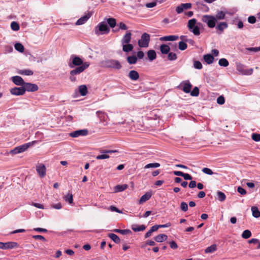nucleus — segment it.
I'll list each match as a JSON object with an SVG mask.
<instances>
[{
  "label": "nucleus",
  "instance_id": "a878e982",
  "mask_svg": "<svg viewBox=\"0 0 260 260\" xmlns=\"http://www.w3.org/2000/svg\"><path fill=\"white\" fill-rule=\"evenodd\" d=\"M168 238V236L166 234H159L154 238V240L157 242H162L166 241Z\"/></svg>",
  "mask_w": 260,
  "mask_h": 260
},
{
  "label": "nucleus",
  "instance_id": "4468645a",
  "mask_svg": "<svg viewBox=\"0 0 260 260\" xmlns=\"http://www.w3.org/2000/svg\"><path fill=\"white\" fill-rule=\"evenodd\" d=\"M17 246V243L16 242H7L3 243L0 242V248L2 249H7L13 248Z\"/></svg>",
  "mask_w": 260,
  "mask_h": 260
},
{
  "label": "nucleus",
  "instance_id": "a211bd4d",
  "mask_svg": "<svg viewBox=\"0 0 260 260\" xmlns=\"http://www.w3.org/2000/svg\"><path fill=\"white\" fill-rule=\"evenodd\" d=\"M183 86L182 90L185 93H189L192 87V85L188 80L185 81L182 83Z\"/></svg>",
  "mask_w": 260,
  "mask_h": 260
},
{
  "label": "nucleus",
  "instance_id": "052dcab7",
  "mask_svg": "<svg viewBox=\"0 0 260 260\" xmlns=\"http://www.w3.org/2000/svg\"><path fill=\"white\" fill-rule=\"evenodd\" d=\"M117 26L119 27V29H120L126 30L127 29L126 25L123 22L118 23Z\"/></svg>",
  "mask_w": 260,
  "mask_h": 260
},
{
  "label": "nucleus",
  "instance_id": "de8ad7c7",
  "mask_svg": "<svg viewBox=\"0 0 260 260\" xmlns=\"http://www.w3.org/2000/svg\"><path fill=\"white\" fill-rule=\"evenodd\" d=\"M187 45L185 42L183 41H180L179 42L178 48L180 50H184L187 48Z\"/></svg>",
  "mask_w": 260,
  "mask_h": 260
},
{
  "label": "nucleus",
  "instance_id": "4be33fe9",
  "mask_svg": "<svg viewBox=\"0 0 260 260\" xmlns=\"http://www.w3.org/2000/svg\"><path fill=\"white\" fill-rule=\"evenodd\" d=\"M228 25L226 22H222L218 24L216 28L219 31L218 32V34H221L223 31V30L228 28Z\"/></svg>",
  "mask_w": 260,
  "mask_h": 260
},
{
  "label": "nucleus",
  "instance_id": "f704fd0d",
  "mask_svg": "<svg viewBox=\"0 0 260 260\" xmlns=\"http://www.w3.org/2000/svg\"><path fill=\"white\" fill-rule=\"evenodd\" d=\"M251 211L252 213V216L253 217L255 218H258L260 217V211L258 210L257 207H252Z\"/></svg>",
  "mask_w": 260,
  "mask_h": 260
},
{
  "label": "nucleus",
  "instance_id": "ddd939ff",
  "mask_svg": "<svg viewBox=\"0 0 260 260\" xmlns=\"http://www.w3.org/2000/svg\"><path fill=\"white\" fill-rule=\"evenodd\" d=\"M10 93L14 95H22L25 93L23 86L20 87H14L10 89Z\"/></svg>",
  "mask_w": 260,
  "mask_h": 260
},
{
  "label": "nucleus",
  "instance_id": "c9c22d12",
  "mask_svg": "<svg viewBox=\"0 0 260 260\" xmlns=\"http://www.w3.org/2000/svg\"><path fill=\"white\" fill-rule=\"evenodd\" d=\"M18 73L21 75H24L26 76H31L34 74L32 71L30 70H19Z\"/></svg>",
  "mask_w": 260,
  "mask_h": 260
},
{
  "label": "nucleus",
  "instance_id": "7c9ffc66",
  "mask_svg": "<svg viewBox=\"0 0 260 260\" xmlns=\"http://www.w3.org/2000/svg\"><path fill=\"white\" fill-rule=\"evenodd\" d=\"M79 92L81 95L85 96L87 93V88L86 85H82L79 86Z\"/></svg>",
  "mask_w": 260,
  "mask_h": 260
},
{
  "label": "nucleus",
  "instance_id": "2eb2a0df",
  "mask_svg": "<svg viewBox=\"0 0 260 260\" xmlns=\"http://www.w3.org/2000/svg\"><path fill=\"white\" fill-rule=\"evenodd\" d=\"M116 152V150H104V151H101V152L103 153V154L96 156V159L99 160V159H104L109 158L110 156L109 155L107 154L108 153H114Z\"/></svg>",
  "mask_w": 260,
  "mask_h": 260
},
{
  "label": "nucleus",
  "instance_id": "aec40b11",
  "mask_svg": "<svg viewBox=\"0 0 260 260\" xmlns=\"http://www.w3.org/2000/svg\"><path fill=\"white\" fill-rule=\"evenodd\" d=\"M179 39L178 36L170 35L161 37L160 40L162 41H174Z\"/></svg>",
  "mask_w": 260,
  "mask_h": 260
},
{
  "label": "nucleus",
  "instance_id": "423d86ee",
  "mask_svg": "<svg viewBox=\"0 0 260 260\" xmlns=\"http://www.w3.org/2000/svg\"><path fill=\"white\" fill-rule=\"evenodd\" d=\"M236 70L242 75H250L253 73L252 69L246 70L245 66L240 62H236Z\"/></svg>",
  "mask_w": 260,
  "mask_h": 260
},
{
  "label": "nucleus",
  "instance_id": "5fc2aeb1",
  "mask_svg": "<svg viewBox=\"0 0 260 260\" xmlns=\"http://www.w3.org/2000/svg\"><path fill=\"white\" fill-rule=\"evenodd\" d=\"M251 138L254 141L258 142L260 141V134L253 133L251 136Z\"/></svg>",
  "mask_w": 260,
  "mask_h": 260
},
{
  "label": "nucleus",
  "instance_id": "f257e3e1",
  "mask_svg": "<svg viewBox=\"0 0 260 260\" xmlns=\"http://www.w3.org/2000/svg\"><path fill=\"white\" fill-rule=\"evenodd\" d=\"M90 65L89 62H84V63L80 67L76 68L75 69L71 70L70 72V80L71 82H74L76 81V75H79L82 73L85 69L88 68Z\"/></svg>",
  "mask_w": 260,
  "mask_h": 260
},
{
  "label": "nucleus",
  "instance_id": "37998d69",
  "mask_svg": "<svg viewBox=\"0 0 260 260\" xmlns=\"http://www.w3.org/2000/svg\"><path fill=\"white\" fill-rule=\"evenodd\" d=\"M218 63L219 66L226 67L229 66V63L228 60L225 58H221L219 60Z\"/></svg>",
  "mask_w": 260,
  "mask_h": 260
},
{
  "label": "nucleus",
  "instance_id": "c03bdc74",
  "mask_svg": "<svg viewBox=\"0 0 260 260\" xmlns=\"http://www.w3.org/2000/svg\"><path fill=\"white\" fill-rule=\"evenodd\" d=\"M160 165L159 163L155 162V163H150L145 166V169H149V168H156L160 167Z\"/></svg>",
  "mask_w": 260,
  "mask_h": 260
},
{
  "label": "nucleus",
  "instance_id": "9b49d317",
  "mask_svg": "<svg viewBox=\"0 0 260 260\" xmlns=\"http://www.w3.org/2000/svg\"><path fill=\"white\" fill-rule=\"evenodd\" d=\"M23 87L24 89V91H26L29 92H34L38 90V86L37 85L30 83L24 82Z\"/></svg>",
  "mask_w": 260,
  "mask_h": 260
},
{
  "label": "nucleus",
  "instance_id": "338daca9",
  "mask_svg": "<svg viewBox=\"0 0 260 260\" xmlns=\"http://www.w3.org/2000/svg\"><path fill=\"white\" fill-rule=\"evenodd\" d=\"M156 5V2H153L146 4V7L148 8H151L155 7Z\"/></svg>",
  "mask_w": 260,
  "mask_h": 260
},
{
  "label": "nucleus",
  "instance_id": "6e6552de",
  "mask_svg": "<svg viewBox=\"0 0 260 260\" xmlns=\"http://www.w3.org/2000/svg\"><path fill=\"white\" fill-rule=\"evenodd\" d=\"M105 66L107 68L119 70L121 68L120 62L117 60H108L105 62Z\"/></svg>",
  "mask_w": 260,
  "mask_h": 260
},
{
  "label": "nucleus",
  "instance_id": "72a5a7b5",
  "mask_svg": "<svg viewBox=\"0 0 260 260\" xmlns=\"http://www.w3.org/2000/svg\"><path fill=\"white\" fill-rule=\"evenodd\" d=\"M147 56L149 60L152 61L156 58V54L154 50H150L147 52Z\"/></svg>",
  "mask_w": 260,
  "mask_h": 260
},
{
  "label": "nucleus",
  "instance_id": "4d7b16f0",
  "mask_svg": "<svg viewBox=\"0 0 260 260\" xmlns=\"http://www.w3.org/2000/svg\"><path fill=\"white\" fill-rule=\"evenodd\" d=\"M202 172L203 173H204L205 174H208V175H212V174H213V172L212 171V170H211L209 168H203L202 169Z\"/></svg>",
  "mask_w": 260,
  "mask_h": 260
},
{
  "label": "nucleus",
  "instance_id": "8fccbe9b",
  "mask_svg": "<svg viewBox=\"0 0 260 260\" xmlns=\"http://www.w3.org/2000/svg\"><path fill=\"white\" fill-rule=\"evenodd\" d=\"M168 55V59L169 60H175L177 59V55L174 52H169Z\"/></svg>",
  "mask_w": 260,
  "mask_h": 260
},
{
  "label": "nucleus",
  "instance_id": "b1692460",
  "mask_svg": "<svg viewBox=\"0 0 260 260\" xmlns=\"http://www.w3.org/2000/svg\"><path fill=\"white\" fill-rule=\"evenodd\" d=\"M152 196V193L151 192H147L146 193H145L144 195H143L140 200H139V203L142 204L146 201H148L150 199V198Z\"/></svg>",
  "mask_w": 260,
  "mask_h": 260
},
{
  "label": "nucleus",
  "instance_id": "f3484780",
  "mask_svg": "<svg viewBox=\"0 0 260 260\" xmlns=\"http://www.w3.org/2000/svg\"><path fill=\"white\" fill-rule=\"evenodd\" d=\"M132 33L130 30L127 31L121 40V43H129L131 41Z\"/></svg>",
  "mask_w": 260,
  "mask_h": 260
},
{
  "label": "nucleus",
  "instance_id": "393cba45",
  "mask_svg": "<svg viewBox=\"0 0 260 260\" xmlns=\"http://www.w3.org/2000/svg\"><path fill=\"white\" fill-rule=\"evenodd\" d=\"M122 46V50L125 52H129L133 50L134 46L129 43L121 44Z\"/></svg>",
  "mask_w": 260,
  "mask_h": 260
},
{
  "label": "nucleus",
  "instance_id": "bb28decb",
  "mask_svg": "<svg viewBox=\"0 0 260 260\" xmlns=\"http://www.w3.org/2000/svg\"><path fill=\"white\" fill-rule=\"evenodd\" d=\"M132 230L135 232H140V231H143L145 230L146 226L145 225L142 224V225H137V224H133L132 226Z\"/></svg>",
  "mask_w": 260,
  "mask_h": 260
},
{
  "label": "nucleus",
  "instance_id": "f8f14e48",
  "mask_svg": "<svg viewBox=\"0 0 260 260\" xmlns=\"http://www.w3.org/2000/svg\"><path fill=\"white\" fill-rule=\"evenodd\" d=\"M36 171L38 175L43 178L46 175V168L45 166L43 164H38L36 166Z\"/></svg>",
  "mask_w": 260,
  "mask_h": 260
},
{
  "label": "nucleus",
  "instance_id": "680f3d73",
  "mask_svg": "<svg viewBox=\"0 0 260 260\" xmlns=\"http://www.w3.org/2000/svg\"><path fill=\"white\" fill-rule=\"evenodd\" d=\"M238 192L242 195H245L246 193V191L245 189L242 188V187H238L237 188Z\"/></svg>",
  "mask_w": 260,
  "mask_h": 260
},
{
  "label": "nucleus",
  "instance_id": "412c9836",
  "mask_svg": "<svg viewBox=\"0 0 260 260\" xmlns=\"http://www.w3.org/2000/svg\"><path fill=\"white\" fill-rule=\"evenodd\" d=\"M90 16L91 15L88 13V14L81 17L77 21L76 24L77 25H80L84 24L88 20Z\"/></svg>",
  "mask_w": 260,
  "mask_h": 260
},
{
  "label": "nucleus",
  "instance_id": "c756f323",
  "mask_svg": "<svg viewBox=\"0 0 260 260\" xmlns=\"http://www.w3.org/2000/svg\"><path fill=\"white\" fill-rule=\"evenodd\" d=\"M160 50L161 53L167 54L169 52L170 48L166 44H162L160 46Z\"/></svg>",
  "mask_w": 260,
  "mask_h": 260
},
{
  "label": "nucleus",
  "instance_id": "49530a36",
  "mask_svg": "<svg viewBox=\"0 0 260 260\" xmlns=\"http://www.w3.org/2000/svg\"><path fill=\"white\" fill-rule=\"evenodd\" d=\"M64 200L66 202H68L70 204H72L73 201V195L72 193H68L64 197Z\"/></svg>",
  "mask_w": 260,
  "mask_h": 260
},
{
  "label": "nucleus",
  "instance_id": "20e7f679",
  "mask_svg": "<svg viewBox=\"0 0 260 260\" xmlns=\"http://www.w3.org/2000/svg\"><path fill=\"white\" fill-rule=\"evenodd\" d=\"M202 21L206 23L209 28H213L216 26V18L212 15H203L202 17Z\"/></svg>",
  "mask_w": 260,
  "mask_h": 260
},
{
  "label": "nucleus",
  "instance_id": "0e129e2a",
  "mask_svg": "<svg viewBox=\"0 0 260 260\" xmlns=\"http://www.w3.org/2000/svg\"><path fill=\"white\" fill-rule=\"evenodd\" d=\"M181 5L184 10L189 9L191 7V4L190 3L181 4Z\"/></svg>",
  "mask_w": 260,
  "mask_h": 260
},
{
  "label": "nucleus",
  "instance_id": "6e6d98bb",
  "mask_svg": "<svg viewBox=\"0 0 260 260\" xmlns=\"http://www.w3.org/2000/svg\"><path fill=\"white\" fill-rule=\"evenodd\" d=\"M4 49L5 53H11L13 50V47L10 45H5L4 46Z\"/></svg>",
  "mask_w": 260,
  "mask_h": 260
},
{
  "label": "nucleus",
  "instance_id": "603ef678",
  "mask_svg": "<svg viewBox=\"0 0 260 260\" xmlns=\"http://www.w3.org/2000/svg\"><path fill=\"white\" fill-rule=\"evenodd\" d=\"M180 208L182 211L186 212L188 210V205L185 202H182L180 205Z\"/></svg>",
  "mask_w": 260,
  "mask_h": 260
},
{
  "label": "nucleus",
  "instance_id": "774afa93",
  "mask_svg": "<svg viewBox=\"0 0 260 260\" xmlns=\"http://www.w3.org/2000/svg\"><path fill=\"white\" fill-rule=\"evenodd\" d=\"M170 247L174 249H177L178 248V245L177 243L174 241H172L170 242Z\"/></svg>",
  "mask_w": 260,
  "mask_h": 260
},
{
  "label": "nucleus",
  "instance_id": "473e14b6",
  "mask_svg": "<svg viewBox=\"0 0 260 260\" xmlns=\"http://www.w3.org/2000/svg\"><path fill=\"white\" fill-rule=\"evenodd\" d=\"M127 184L117 185L115 187V192H121L125 190L127 188Z\"/></svg>",
  "mask_w": 260,
  "mask_h": 260
},
{
  "label": "nucleus",
  "instance_id": "c85d7f7f",
  "mask_svg": "<svg viewBox=\"0 0 260 260\" xmlns=\"http://www.w3.org/2000/svg\"><path fill=\"white\" fill-rule=\"evenodd\" d=\"M203 58L207 64H211L214 60L213 56L210 54L204 55Z\"/></svg>",
  "mask_w": 260,
  "mask_h": 260
},
{
  "label": "nucleus",
  "instance_id": "79ce46f5",
  "mask_svg": "<svg viewBox=\"0 0 260 260\" xmlns=\"http://www.w3.org/2000/svg\"><path fill=\"white\" fill-rule=\"evenodd\" d=\"M217 199L219 201L223 202L225 200L226 196L223 192L218 191L217 192Z\"/></svg>",
  "mask_w": 260,
  "mask_h": 260
},
{
  "label": "nucleus",
  "instance_id": "58836bf2",
  "mask_svg": "<svg viewBox=\"0 0 260 260\" xmlns=\"http://www.w3.org/2000/svg\"><path fill=\"white\" fill-rule=\"evenodd\" d=\"M108 236L116 243H119L120 242L119 238L116 234L111 233L109 234Z\"/></svg>",
  "mask_w": 260,
  "mask_h": 260
},
{
  "label": "nucleus",
  "instance_id": "a19ab883",
  "mask_svg": "<svg viewBox=\"0 0 260 260\" xmlns=\"http://www.w3.org/2000/svg\"><path fill=\"white\" fill-rule=\"evenodd\" d=\"M15 49L20 52H23L24 50V46L19 43H16L14 45Z\"/></svg>",
  "mask_w": 260,
  "mask_h": 260
},
{
  "label": "nucleus",
  "instance_id": "f03ea898",
  "mask_svg": "<svg viewBox=\"0 0 260 260\" xmlns=\"http://www.w3.org/2000/svg\"><path fill=\"white\" fill-rule=\"evenodd\" d=\"M201 25L200 23H197V21L195 18L190 19L188 21L187 27L189 31L192 32L195 36H199L200 35V29L199 26Z\"/></svg>",
  "mask_w": 260,
  "mask_h": 260
},
{
  "label": "nucleus",
  "instance_id": "cd10ccee",
  "mask_svg": "<svg viewBox=\"0 0 260 260\" xmlns=\"http://www.w3.org/2000/svg\"><path fill=\"white\" fill-rule=\"evenodd\" d=\"M104 21L106 22V23H107L109 26L111 28L114 27L116 25V21L115 18H105L104 19Z\"/></svg>",
  "mask_w": 260,
  "mask_h": 260
},
{
  "label": "nucleus",
  "instance_id": "13d9d810",
  "mask_svg": "<svg viewBox=\"0 0 260 260\" xmlns=\"http://www.w3.org/2000/svg\"><path fill=\"white\" fill-rule=\"evenodd\" d=\"M109 209L112 212H116L119 213H122V211L119 210L117 207L114 206H110Z\"/></svg>",
  "mask_w": 260,
  "mask_h": 260
},
{
  "label": "nucleus",
  "instance_id": "dca6fc26",
  "mask_svg": "<svg viewBox=\"0 0 260 260\" xmlns=\"http://www.w3.org/2000/svg\"><path fill=\"white\" fill-rule=\"evenodd\" d=\"M12 81L17 86H23L24 81L23 79L19 76H13L11 78Z\"/></svg>",
  "mask_w": 260,
  "mask_h": 260
},
{
  "label": "nucleus",
  "instance_id": "e433bc0d",
  "mask_svg": "<svg viewBox=\"0 0 260 260\" xmlns=\"http://www.w3.org/2000/svg\"><path fill=\"white\" fill-rule=\"evenodd\" d=\"M127 61L130 64H135L137 61V57L135 56H129L127 57Z\"/></svg>",
  "mask_w": 260,
  "mask_h": 260
},
{
  "label": "nucleus",
  "instance_id": "2f4dec72",
  "mask_svg": "<svg viewBox=\"0 0 260 260\" xmlns=\"http://www.w3.org/2000/svg\"><path fill=\"white\" fill-rule=\"evenodd\" d=\"M217 250V245L216 244H213L210 246L207 247L205 249V252L206 253H211L215 252Z\"/></svg>",
  "mask_w": 260,
  "mask_h": 260
},
{
  "label": "nucleus",
  "instance_id": "4c0bfd02",
  "mask_svg": "<svg viewBox=\"0 0 260 260\" xmlns=\"http://www.w3.org/2000/svg\"><path fill=\"white\" fill-rule=\"evenodd\" d=\"M225 14L222 11H219L217 13L216 16V22L217 20H223L225 18Z\"/></svg>",
  "mask_w": 260,
  "mask_h": 260
},
{
  "label": "nucleus",
  "instance_id": "a18cd8bd",
  "mask_svg": "<svg viewBox=\"0 0 260 260\" xmlns=\"http://www.w3.org/2000/svg\"><path fill=\"white\" fill-rule=\"evenodd\" d=\"M251 236V233L249 230L244 231L242 234V237L244 239H248Z\"/></svg>",
  "mask_w": 260,
  "mask_h": 260
},
{
  "label": "nucleus",
  "instance_id": "39448f33",
  "mask_svg": "<svg viewBox=\"0 0 260 260\" xmlns=\"http://www.w3.org/2000/svg\"><path fill=\"white\" fill-rule=\"evenodd\" d=\"M150 40V35L146 32H144L142 35L141 38L138 40V45L141 48H147L149 46Z\"/></svg>",
  "mask_w": 260,
  "mask_h": 260
},
{
  "label": "nucleus",
  "instance_id": "0eeeda50",
  "mask_svg": "<svg viewBox=\"0 0 260 260\" xmlns=\"http://www.w3.org/2000/svg\"><path fill=\"white\" fill-rule=\"evenodd\" d=\"M72 61L68 63L70 68H74L75 66L80 67L84 63L79 56L72 55L71 57Z\"/></svg>",
  "mask_w": 260,
  "mask_h": 260
},
{
  "label": "nucleus",
  "instance_id": "bf43d9fd",
  "mask_svg": "<svg viewBox=\"0 0 260 260\" xmlns=\"http://www.w3.org/2000/svg\"><path fill=\"white\" fill-rule=\"evenodd\" d=\"M225 100L223 96H219L217 99V103L219 105H222L224 103Z\"/></svg>",
  "mask_w": 260,
  "mask_h": 260
},
{
  "label": "nucleus",
  "instance_id": "6ab92c4d",
  "mask_svg": "<svg viewBox=\"0 0 260 260\" xmlns=\"http://www.w3.org/2000/svg\"><path fill=\"white\" fill-rule=\"evenodd\" d=\"M128 77L132 81H136L139 78V74L137 71L132 70L129 71Z\"/></svg>",
  "mask_w": 260,
  "mask_h": 260
},
{
  "label": "nucleus",
  "instance_id": "9d476101",
  "mask_svg": "<svg viewBox=\"0 0 260 260\" xmlns=\"http://www.w3.org/2000/svg\"><path fill=\"white\" fill-rule=\"evenodd\" d=\"M88 134V131L87 129H80L74 131L69 134V136L72 138H77L80 136H85Z\"/></svg>",
  "mask_w": 260,
  "mask_h": 260
},
{
  "label": "nucleus",
  "instance_id": "864d4df0",
  "mask_svg": "<svg viewBox=\"0 0 260 260\" xmlns=\"http://www.w3.org/2000/svg\"><path fill=\"white\" fill-rule=\"evenodd\" d=\"M193 67L194 68L200 70L203 66L201 62L199 61H194L193 62Z\"/></svg>",
  "mask_w": 260,
  "mask_h": 260
},
{
  "label": "nucleus",
  "instance_id": "09e8293b",
  "mask_svg": "<svg viewBox=\"0 0 260 260\" xmlns=\"http://www.w3.org/2000/svg\"><path fill=\"white\" fill-rule=\"evenodd\" d=\"M11 28L13 30L17 31L19 29L20 27L18 23L13 21L11 24Z\"/></svg>",
  "mask_w": 260,
  "mask_h": 260
},
{
  "label": "nucleus",
  "instance_id": "ea45409f",
  "mask_svg": "<svg viewBox=\"0 0 260 260\" xmlns=\"http://www.w3.org/2000/svg\"><path fill=\"white\" fill-rule=\"evenodd\" d=\"M113 231L116 233H120L122 235H127L132 233V232L129 230L115 229Z\"/></svg>",
  "mask_w": 260,
  "mask_h": 260
},
{
  "label": "nucleus",
  "instance_id": "69168bd1",
  "mask_svg": "<svg viewBox=\"0 0 260 260\" xmlns=\"http://www.w3.org/2000/svg\"><path fill=\"white\" fill-rule=\"evenodd\" d=\"M32 238L36 240L38 239L43 241H46L45 238L43 236L41 235H34L32 236Z\"/></svg>",
  "mask_w": 260,
  "mask_h": 260
},
{
  "label": "nucleus",
  "instance_id": "1a4fd4ad",
  "mask_svg": "<svg viewBox=\"0 0 260 260\" xmlns=\"http://www.w3.org/2000/svg\"><path fill=\"white\" fill-rule=\"evenodd\" d=\"M97 116L99 117L101 122L103 123L104 125L108 124V116L105 112L98 111L96 112Z\"/></svg>",
  "mask_w": 260,
  "mask_h": 260
},
{
  "label": "nucleus",
  "instance_id": "5701e85b",
  "mask_svg": "<svg viewBox=\"0 0 260 260\" xmlns=\"http://www.w3.org/2000/svg\"><path fill=\"white\" fill-rule=\"evenodd\" d=\"M35 143H36V141H32L31 143L29 142L18 146L17 147L18 148L19 152L21 153L26 151L30 146L31 143L34 144Z\"/></svg>",
  "mask_w": 260,
  "mask_h": 260
},
{
  "label": "nucleus",
  "instance_id": "3c124183",
  "mask_svg": "<svg viewBox=\"0 0 260 260\" xmlns=\"http://www.w3.org/2000/svg\"><path fill=\"white\" fill-rule=\"evenodd\" d=\"M190 95L193 96H198L199 94V89L197 87H195L193 88L192 90L190 91Z\"/></svg>",
  "mask_w": 260,
  "mask_h": 260
},
{
  "label": "nucleus",
  "instance_id": "e2e57ef3",
  "mask_svg": "<svg viewBox=\"0 0 260 260\" xmlns=\"http://www.w3.org/2000/svg\"><path fill=\"white\" fill-rule=\"evenodd\" d=\"M246 49L249 51L258 52L260 51V46L258 47H250L247 48Z\"/></svg>",
  "mask_w": 260,
  "mask_h": 260
},
{
  "label": "nucleus",
  "instance_id": "7ed1b4c3",
  "mask_svg": "<svg viewBox=\"0 0 260 260\" xmlns=\"http://www.w3.org/2000/svg\"><path fill=\"white\" fill-rule=\"evenodd\" d=\"M110 28L105 21L100 22L94 28L95 34L98 36L108 34Z\"/></svg>",
  "mask_w": 260,
  "mask_h": 260
}]
</instances>
